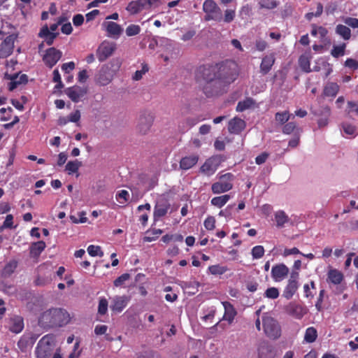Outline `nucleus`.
I'll return each instance as SVG.
<instances>
[{"mask_svg": "<svg viewBox=\"0 0 358 358\" xmlns=\"http://www.w3.org/2000/svg\"><path fill=\"white\" fill-rule=\"evenodd\" d=\"M196 79L207 97L220 96L226 92L225 85L215 76V71L205 64L197 68Z\"/></svg>", "mask_w": 358, "mask_h": 358, "instance_id": "1", "label": "nucleus"}, {"mask_svg": "<svg viewBox=\"0 0 358 358\" xmlns=\"http://www.w3.org/2000/svg\"><path fill=\"white\" fill-rule=\"evenodd\" d=\"M70 320L69 314L61 308H52L43 312L38 318V325L44 329L60 327Z\"/></svg>", "mask_w": 358, "mask_h": 358, "instance_id": "2", "label": "nucleus"}, {"mask_svg": "<svg viewBox=\"0 0 358 358\" xmlns=\"http://www.w3.org/2000/svg\"><path fill=\"white\" fill-rule=\"evenodd\" d=\"M210 70L215 71V76L227 87L237 78V66L235 62L225 61L215 64H206Z\"/></svg>", "mask_w": 358, "mask_h": 358, "instance_id": "3", "label": "nucleus"}, {"mask_svg": "<svg viewBox=\"0 0 358 358\" xmlns=\"http://www.w3.org/2000/svg\"><path fill=\"white\" fill-rule=\"evenodd\" d=\"M56 345L55 337L52 334H46L37 343L35 349L36 358H50Z\"/></svg>", "mask_w": 358, "mask_h": 358, "instance_id": "4", "label": "nucleus"}, {"mask_svg": "<svg viewBox=\"0 0 358 358\" xmlns=\"http://www.w3.org/2000/svg\"><path fill=\"white\" fill-rule=\"evenodd\" d=\"M262 323L264 334L268 338L276 340L280 337L281 327L275 319L265 313L262 317Z\"/></svg>", "mask_w": 358, "mask_h": 358, "instance_id": "5", "label": "nucleus"}, {"mask_svg": "<svg viewBox=\"0 0 358 358\" xmlns=\"http://www.w3.org/2000/svg\"><path fill=\"white\" fill-rule=\"evenodd\" d=\"M203 10L206 13V21L214 20L217 22L222 21V11L213 0H205L203 3Z\"/></svg>", "mask_w": 358, "mask_h": 358, "instance_id": "6", "label": "nucleus"}, {"mask_svg": "<svg viewBox=\"0 0 358 358\" xmlns=\"http://www.w3.org/2000/svg\"><path fill=\"white\" fill-rule=\"evenodd\" d=\"M235 176L231 173H227L219 177V181L214 182L211 186L213 194L227 192L233 188V180Z\"/></svg>", "mask_w": 358, "mask_h": 358, "instance_id": "7", "label": "nucleus"}, {"mask_svg": "<svg viewBox=\"0 0 358 358\" xmlns=\"http://www.w3.org/2000/svg\"><path fill=\"white\" fill-rule=\"evenodd\" d=\"M155 116L151 112H143L138 118L136 131L141 135L148 134L153 124Z\"/></svg>", "mask_w": 358, "mask_h": 358, "instance_id": "8", "label": "nucleus"}, {"mask_svg": "<svg viewBox=\"0 0 358 358\" xmlns=\"http://www.w3.org/2000/svg\"><path fill=\"white\" fill-rule=\"evenodd\" d=\"M116 45L114 43L104 41L102 42L96 50V56L99 62H103L110 57L115 50Z\"/></svg>", "mask_w": 358, "mask_h": 358, "instance_id": "9", "label": "nucleus"}, {"mask_svg": "<svg viewBox=\"0 0 358 358\" xmlns=\"http://www.w3.org/2000/svg\"><path fill=\"white\" fill-rule=\"evenodd\" d=\"M62 56V52L60 50L55 48H50L46 50L43 57V61L48 67L51 69L57 63Z\"/></svg>", "mask_w": 358, "mask_h": 358, "instance_id": "10", "label": "nucleus"}, {"mask_svg": "<svg viewBox=\"0 0 358 358\" xmlns=\"http://www.w3.org/2000/svg\"><path fill=\"white\" fill-rule=\"evenodd\" d=\"M298 273H292L286 287L284 289L282 296L287 299L292 298L298 289L299 285L297 281Z\"/></svg>", "mask_w": 358, "mask_h": 358, "instance_id": "11", "label": "nucleus"}, {"mask_svg": "<svg viewBox=\"0 0 358 358\" xmlns=\"http://www.w3.org/2000/svg\"><path fill=\"white\" fill-rule=\"evenodd\" d=\"M15 36L9 35L3 41L0 47V57L6 58L10 56L13 51Z\"/></svg>", "mask_w": 358, "mask_h": 358, "instance_id": "12", "label": "nucleus"}, {"mask_svg": "<svg viewBox=\"0 0 358 358\" xmlns=\"http://www.w3.org/2000/svg\"><path fill=\"white\" fill-rule=\"evenodd\" d=\"M219 162L217 157H210L200 167V171L208 176H212L217 169Z\"/></svg>", "mask_w": 358, "mask_h": 358, "instance_id": "13", "label": "nucleus"}, {"mask_svg": "<svg viewBox=\"0 0 358 358\" xmlns=\"http://www.w3.org/2000/svg\"><path fill=\"white\" fill-rule=\"evenodd\" d=\"M259 358H275V351L274 348L266 341H261L257 347Z\"/></svg>", "mask_w": 358, "mask_h": 358, "instance_id": "14", "label": "nucleus"}, {"mask_svg": "<svg viewBox=\"0 0 358 358\" xmlns=\"http://www.w3.org/2000/svg\"><path fill=\"white\" fill-rule=\"evenodd\" d=\"M289 268L284 264H278L271 268V277L275 282H281L289 273Z\"/></svg>", "mask_w": 358, "mask_h": 358, "instance_id": "15", "label": "nucleus"}, {"mask_svg": "<svg viewBox=\"0 0 358 358\" xmlns=\"http://www.w3.org/2000/svg\"><path fill=\"white\" fill-rule=\"evenodd\" d=\"M87 92L86 88L78 85L69 87L66 90V94L71 100L78 103Z\"/></svg>", "mask_w": 358, "mask_h": 358, "instance_id": "16", "label": "nucleus"}, {"mask_svg": "<svg viewBox=\"0 0 358 358\" xmlns=\"http://www.w3.org/2000/svg\"><path fill=\"white\" fill-rule=\"evenodd\" d=\"M171 207L170 203L166 200L158 201L154 208L153 218L154 221H158L161 217L165 216Z\"/></svg>", "mask_w": 358, "mask_h": 358, "instance_id": "17", "label": "nucleus"}, {"mask_svg": "<svg viewBox=\"0 0 358 358\" xmlns=\"http://www.w3.org/2000/svg\"><path fill=\"white\" fill-rule=\"evenodd\" d=\"M285 311L288 315L296 319L302 318L306 313V308H304L301 305L296 303H289L286 306Z\"/></svg>", "mask_w": 358, "mask_h": 358, "instance_id": "18", "label": "nucleus"}, {"mask_svg": "<svg viewBox=\"0 0 358 358\" xmlns=\"http://www.w3.org/2000/svg\"><path fill=\"white\" fill-rule=\"evenodd\" d=\"M129 298L127 296H115L112 299L110 309L114 312H121L127 305Z\"/></svg>", "mask_w": 358, "mask_h": 358, "instance_id": "19", "label": "nucleus"}, {"mask_svg": "<svg viewBox=\"0 0 358 358\" xmlns=\"http://www.w3.org/2000/svg\"><path fill=\"white\" fill-rule=\"evenodd\" d=\"M113 79V74L108 67H103L96 75V83L101 86L108 85Z\"/></svg>", "mask_w": 358, "mask_h": 358, "instance_id": "20", "label": "nucleus"}, {"mask_svg": "<svg viewBox=\"0 0 358 358\" xmlns=\"http://www.w3.org/2000/svg\"><path fill=\"white\" fill-rule=\"evenodd\" d=\"M275 61V58L273 53L265 55L260 64V73L263 75H266L271 70Z\"/></svg>", "mask_w": 358, "mask_h": 358, "instance_id": "21", "label": "nucleus"}, {"mask_svg": "<svg viewBox=\"0 0 358 358\" xmlns=\"http://www.w3.org/2000/svg\"><path fill=\"white\" fill-rule=\"evenodd\" d=\"M245 127V122L241 118L234 117L229 122L228 130L229 133L238 134Z\"/></svg>", "mask_w": 358, "mask_h": 358, "instance_id": "22", "label": "nucleus"}, {"mask_svg": "<svg viewBox=\"0 0 358 358\" xmlns=\"http://www.w3.org/2000/svg\"><path fill=\"white\" fill-rule=\"evenodd\" d=\"M58 35V32H51L47 25L43 26L38 33V36L44 38L48 45H51L53 43Z\"/></svg>", "mask_w": 358, "mask_h": 358, "instance_id": "23", "label": "nucleus"}, {"mask_svg": "<svg viewBox=\"0 0 358 358\" xmlns=\"http://www.w3.org/2000/svg\"><path fill=\"white\" fill-rule=\"evenodd\" d=\"M104 25L109 36L117 38L123 31L122 27L116 22H106Z\"/></svg>", "mask_w": 358, "mask_h": 358, "instance_id": "24", "label": "nucleus"}, {"mask_svg": "<svg viewBox=\"0 0 358 358\" xmlns=\"http://www.w3.org/2000/svg\"><path fill=\"white\" fill-rule=\"evenodd\" d=\"M199 156L192 155L182 157L180 161V168L182 170H188L197 164Z\"/></svg>", "mask_w": 358, "mask_h": 358, "instance_id": "25", "label": "nucleus"}, {"mask_svg": "<svg viewBox=\"0 0 358 358\" xmlns=\"http://www.w3.org/2000/svg\"><path fill=\"white\" fill-rule=\"evenodd\" d=\"M343 278L342 272L336 268H331L327 273V282L334 285L341 284Z\"/></svg>", "mask_w": 358, "mask_h": 358, "instance_id": "26", "label": "nucleus"}, {"mask_svg": "<svg viewBox=\"0 0 358 358\" xmlns=\"http://www.w3.org/2000/svg\"><path fill=\"white\" fill-rule=\"evenodd\" d=\"M24 320L20 316H15L10 319L9 330L15 334L20 333L24 329Z\"/></svg>", "mask_w": 358, "mask_h": 358, "instance_id": "27", "label": "nucleus"}, {"mask_svg": "<svg viewBox=\"0 0 358 358\" xmlns=\"http://www.w3.org/2000/svg\"><path fill=\"white\" fill-rule=\"evenodd\" d=\"M222 305L224 308V319L228 321L229 323L232 322L236 315V311L234 308L233 305L228 301L222 302Z\"/></svg>", "mask_w": 358, "mask_h": 358, "instance_id": "28", "label": "nucleus"}, {"mask_svg": "<svg viewBox=\"0 0 358 358\" xmlns=\"http://www.w3.org/2000/svg\"><path fill=\"white\" fill-rule=\"evenodd\" d=\"M310 59L311 56L310 52L305 53L299 57V64L301 70L306 73L312 71L310 69Z\"/></svg>", "mask_w": 358, "mask_h": 358, "instance_id": "29", "label": "nucleus"}, {"mask_svg": "<svg viewBox=\"0 0 358 358\" xmlns=\"http://www.w3.org/2000/svg\"><path fill=\"white\" fill-rule=\"evenodd\" d=\"M335 31L345 41H348L351 38V30L345 25L341 24L336 25Z\"/></svg>", "mask_w": 358, "mask_h": 358, "instance_id": "30", "label": "nucleus"}, {"mask_svg": "<svg viewBox=\"0 0 358 358\" xmlns=\"http://www.w3.org/2000/svg\"><path fill=\"white\" fill-rule=\"evenodd\" d=\"M45 243L43 241H40L32 243L30 247V255L33 257H38L41 253L45 250Z\"/></svg>", "mask_w": 358, "mask_h": 358, "instance_id": "31", "label": "nucleus"}, {"mask_svg": "<svg viewBox=\"0 0 358 358\" xmlns=\"http://www.w3.org/2000/svg\"><path fill=\"white\" fill-rule=\"evenodd\" d=\"M339 91V85L336 83H329L324 88L323 93L326 96L335 97Z\"/></svg>", "mask_w": 358, "mask_h": 358, "instance_id": "32", "label": "nucleus"}, {"mask_svg": "<svg viewBox=\"0 0 358 358\" xmlns=\"http://www.w3.org/2000/svg\"><path fill=\"white\" fill-rule=\"evenodd\" d=\"M17 261L13 259L8 262L2 270L1 275L4 278L10 276L17 267Z\"/></svg>", "mask_w": 358, "mask_h": 358, "instance_id": "33", "label": "nucleus"}, {"mask_svg": "<svg viewBox=\"0 0 358 358\" xmlns=\"http://www.w3.org/2000/svg\"><path fill=\"white\" fill-rule=\"evenodd\" d=\"M275 220L276 222V226L279 228H282L289 221V218L285 211L278 210L275 213Z\"/></svg>", "mask_w": 358, "mask_h": 358, "instance_id": "34", "label": "nucleus"}, {"mask_svg": "<svg viewBox=\"0 0 358 358\" xmlns=\"http://www.w3.org/2000/svg\"><path fill=\"white\" fill-rule=\"evenodd\" d=\"M331 110L329 106L322 108L321 115L322 116L317 120V124L320 128L326 127L328 124V119L330 116Z\"/></svg>", "mask_w": 358, "mask_h": 358, "instance_id": "35", "label": "nucleus"}, {"mask_svg": "<svg viewBox=\"0 0 358 358\" xmlns=\"http://www.w3.org/2000/svg\"><path fill=\"white\" fill-rule=\"evenodd\" d=\"M202 120L203 119H201L199 116L187 117L185 120L182 121V124H186V127L181 128V133L186 132L187 130L196 125Z\"/></svg>", "mask_w": 358, "mask_h": 358, "instance_id": "36", "label": "nucleus"}, {"mask_svg": "<svg viewBox=\"0 0 358 358\" xmlns=\"http://www.w3.org/2000/svg\"><path fill=\"white\" fill-rule=\"evenodd\" d=\"M230 199V196L229 194H224L219 196L213 197L210 203L213 206L221 208L223 207Z\"/></svg>", "mask_w": 358, "mask_h": 358, "instance_id": "37", "label": "nucleus"}, {"mask_svg": "<svg viewBox=\"0 0 358 358\" xmlns=\"http://www.w3.org/2000/svg\"><path fill=\"white\" fill-rule=\"evenodd\" d=\"M163 233V231L159 229H154L151 230H148L146 231V236L143 237L144 242H152L155 241L159 235Z\"/></svg>", "mask_w": 358, "mask_h": 358, "instance_id": "38", "label": "nucleus"}, {"mask_svg": "<svg viewBox=\"0 0 358 358\" xmlns=\"http://www.w3.org/2000/svg\"><path fill=\"white\" fill-rule=\"evenodd\" d=\"M208 270L209 271L210 274L217 275L225 273L227 271L229 270V268L226 266L215 264L208 266Z\"/></svg>", "mask_w": 358, "mask_h": 358, "instance_id": "39", "label": "nucleus"}, {"mask_svg": "<svg viewBox=\"0 0 358 358\" xmlns=\"http://www.w3.org/2000/svg\"><path fill=\"white\" fill-rule=\"evenodd\" d=\"M317 337V331L316 329L313 327H310L306 329L304 340L309 343H313L315 341Z\"/></svg>", "mask_w": 358, "mask_h": 358, "instance_id": "40", "label": "nucleus"}, {"mask_svg": "<svg viewBox=\"0 0 358 358\" xmlns=\"http://www.w3.org/2000/svg\"><path fill=\"white\" fill-rule=\"evenodd\" d=\"M255 103L252 98H246L243 101H239L236 106V110L238 112H243L251 108Z\"/></svg>", "mask_w": 358, "mask_h": 358, "instance_id": "41", "label": "nucleus"}, {"mask_svg": "<svg viewBox=\"0 0 358 358\" xmlns=\"http://www.w3.org/2000/svg\"><path fill=\"white\" fill-rule=\"evenodd\" d=\"M346 48V44L343 43L338 45H334L331 50V55L335 58L343 56Z\"/></svg>", "mask_w": 358, "mask_h": 358, "instance_id": "42", "label": "nucleus"}, {"mask_svg": "<svg viewBox=\"0 0 358 358\" xmlns=\"http://www.w3.org/2000/svg\"><path fill=\"white\" fill-rule=\"evenodd\" d=\"M81 166V162L78 160L69 161L66 165V171L71 175L76 173Z\"/></svg>", "mask_w": 358, "mask_h": 358, "instance_id": "43", "label": "nucleus"}, {"mask_svg": "<svg viewBox=\"0 0 358 358\" xmlns=\"http://www.w3.org/2000/svg\"><path fill=\"white\" fill-rule=\"evenodd\" d=\"M126 10L131 14V15H135L138 13H140L142 10L140 7V5L138 2V0L136 1H130L127 8Z\"/></svg>", "mask_w": 358, "mask_h": 358, "instance_id": "44", "label": "nucleus"}, {"mask_svg": "<svg viewBox=\"0 0 358 358\" xmlns=\"http://www.w3.org/2000/svg\"><path fill=\"white\" fill-rule=\"evenodd\" d=\"M290 118V114L289 111L285 110L283 112H278L275 115V120L280 124H285Z\"/></svg>", "mask_w": 358, "mask_h": 358, "instance_id": "45", "label": "nucleus"}, {"mask_svg": "<svg viewBox=\"0 0 358 358\" xmlns=\"http://www.w3.org/2000/svg\"><path fill=\"white\" fill-rule=\"evenodd\" d=\"M17 345L22 352H26L29 348L32 347L29 342V338L24 334L17 341Z\"/></svg>", "mask_w": 358, "mask_h": 358, "instance_id": "46", "label": "nucleus"}, {"mask_svg": "<svg viewBox=\"0 0 358 358\" xmlns=\"http://www.w3.org/2000/svg\"><path fill=\"white\" fill-rule=\"evenodd\" d=\"M279 290L275 287H268L266 289L264 294V297L270 299H275L279 296Z\"/></svg>", "mask_w": 358, "mask_h": 358, "instance_id": "47", "label": "nucleus"}, {"mask_svg": "<svg viewBox=\"0 0 358 358\" xmlns=\"http://www.w3.org/2000/svg\"><path fill=\"white\" fill-rule=\"evenodd\" d=\"M87 252L92 257H96V256L103 257V252L101 250V247L98 246V245H89L87 248Z\"/></svg>", "mask_w": 358, "mask_h": 358, "instance_id": "48", "label": "nucleus"}, {"mask_svg": "<svg viewBox=\"0 0 358 358\" xmlns=\"http://www.w3.org/2000/svg\"><path fill=\"white\" fill-rule=\"evenodd\" d=\"M253 259H260L264 255V248L262 245H256L251 252Z\"/></svg>", "mask_w": 358, "mask_h": 358, "instance_id": "49", "label": "nucleus"}, {"mask_svg": "<svg viewBox=\"0 0 358 358\" xmlns=\"http://www.w3.org/2000/svg\"><path fill=\"white\" fill-rule=\"evenodd\" d=\"M259 5L262 8L273 9L278 6V3L275 0H262Z\"/></svg>", "mask_w": 358, "mask_h": 358, "instance_id": "50", "label": "nucleus"}, {"mask_svg": "<svg viewBox=\"0 0 358 358\" xmlns=\"http://www.w3.org/2000/svg\"><path fill=\"white\" fill-rule=\"evenodd\" d=\"M13 110L11 107L1 108L0 109V113L1 114V121H7L11 118L12 113Z\"/></svg>", "mask_w": 358, "mask_h": 358, "instance_id": "51", "label": "nucleus"}, {"mask_svg": "<svg viewBox=\"0 0 358 358\" xmlns=\"http://www.w3.org/2000/svg\"><path fill=\"white\" fill-rule=\"evenodd\" d=\"M129 197V194L127 190L122 189L116 194L117 201L122 204L127 202Z\"/></svg>", "mask_w": 358, "mask_h": 358, "instance_id": "52", "label": "nucleus"}, {"mask_svg": "<svg viewBox=\"0 0 358 358\" xmlns=\"http://www.w3.org/2000/svg\"><path fill=\"white\" fill-rule=\"evenodd\" d=\"M141 31V27L137 24H130L126 29V34L128 36H133L138 34Z\"/></svg>", "mask_w": 358, "mask_h": 358, "instance_id": "53", "label": "nucleus"}, {"mask_svg": "<svg viewBox=\"0 0 358 358\" xmlns=\"http://www.w3.org/2000/svg\"><path fill=\"white\" fill-rule=\"evenodd\" d=\"M149 71V67L146 64H142L141 70H138L135 72L132 78L134 80H140L144 74H145Z\"/></svg>", "mask_w": 358, "mask_h": 358, "instance_id": "54", "label": "nucleus"}, {"mask_svg": "<svg viewBox=\"0 0 358 358\" xmlns=\"http://www.w3.org/2000/svg\"><path fill=\"white\" fill-rule=\"evenodd\" d=\"M236 17V11L233 9H227L224 11V16H222V21L226 23L231 22Z\"/></svg>", "mask_w": 358, "mask_h": 358, "instance_id": "55", "label": "nucleus"}, {"mask_svg": "<svg viewBox=\"0 0 358 358\" xmlns=\"http://www.w3.org/2000/svg\"><path fill=\"white\" fill-rule=\"evenodd\" d=\"M108 303L106 299L101 298L99 300L98 306V313L105 315L108 310Z\"/></svg>", "mask_w": 358, "mask_h": 358, "instance_id": "56", "label": "nucleus"}, {"mask_svg": "<svg viewBox=\"0 0 358 358\" xmlns=\"http://www.w3.org/2000/svg\"><path fill=\"white\" fill-rule=\"evenodd\" d=\"M204 227L207 230H213L215 227V219L213 216H208L203 222Z\"/></svg>", "mask_w": 358, "mask_h": 358, "instance_id": "57", "label": "nucleus"}, {"mask_svg": "<svg viewBox=\"0 0 358 358\" xmlns=\"http://www.w3.org/2000/svg\"><path fill=\"white\" fill-rule=\"evenodd\" d=\"M247 289L250 292H255L257 290L259 283L255 280H248L245 282Z\"/></svg>", "mask_w": 358, "mask_h": 358, "instance_id": "58", "label": "nucleus"}, {"mask_svg": "<svg viewBox=\"0 0 358 358\" xmlns=\"http://www.w3.org/2000/svg\"><path fill=\"white\" fill-rule=\"evenodd\" d=\"M296 129V123L293 122H288L282 127V133L285 134H290Z\"/></svg>", "mask_w": 358, "mask_h": 358, "instance_id": "59", "label": "nucleus"}, {"mask_svg": "<svg viewBox=\"0 0 358 358\" xmlns=\"http://www.w3.org/2000/svg\"><path fill=\"white\" fill-rule=\"evenodd\" d=\"M129 278L130 275L129 273H124L114 280V285L115 287L121 286Z\"/></svg>", "mask_w": 358, "mask_h": 358, "instance_id": "60", "label": "nucleus"}, {"mask_svg": "<svg viewBox=\"0 0 358 358\" xmlns=\"http://www.w3.org/2000/svg\"><path fill=\"white\" fill-rule=\"evenodd\" d=\"M342 127L345 134L348 135H355L356 127L348 123H343Z\"/></svg>", "mask_w": 358, "mask_h": 358, "instance_id": "61", "label": "nucleus"}, {"mask_svg": "<svg viewBox=\"0 0 358 358\" xmlns=\"http://www.w3.org/2000/svg\"><path fill=\"white\" fill-rule=\"evenodd\" d=\"M343 22L345 24H346L348 26L351 27L352 28H358V19L354 18L351 17H345L343 20Z\"/></svg>", "mask_w": 358, "mask_h": 358, "instance_id": "62", "label": "nucleus"}, {"mask_svg": "<svg viewBox=\"0 0 358 358\" xmlns=\"http://www.w3.org/2000/svg\"><path fill=\"white\" fill-rule=\"evenodd\" d=\"M13 216L11 214L7 215L2 224V227L12 229L13 228Z\"/></svg>", "mask_w": 358, "mask_h": 358, "instance_id": "63", "label": "nucleus"}, {"mask_svg": "<svg viewBox=\"0 0 358 358\" xmlns=\"http://www.w3.org/2000/svg\"><path fill=\"white\" fill-rule=\"evenodd\" d=\"M345 66L354 70L358 69V62L354 59L348 58L345 62Z\"/></svg>", "mask_w": 358, "mask_h": 358, "instance_id": "64", "label": "nucleus"}]
</instances>
